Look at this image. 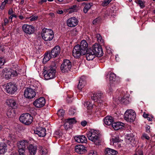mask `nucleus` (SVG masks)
I'll use <instances>...</instances> for the list:
<instances>
[{
    "mask_svg": "<svg viewBox=\"0 0 155 155\" xmlns=\"http://www.w3.org/2000/svg\"><path fill=\"white\" fill-rule=\"evenodd\" d=\"M56 67L55 63H53L50 66L44 68L43 74L45 78L47 80L52 79L56 77Z\"/></svg>",
    "mask_w": 155,
    "mask_h": 155,
    "instance_id": "f257e3e1",
    "label": "nucleus"
},
{
    "mask_svg": "<svg viewBox=\"0 0 155 155\" xmlns=\"http://www.w3.org/2000/svg\"><path fill=\"white\" fill-rule=\"evenodd\" d=\"M88 140L94 142L96 145H98L100 142V134L99 131L91 129L87 133Z\"/></svg>",
    "mask_w": 155,
    "mask_h": 155,
    "instance_id": "f03ea898",
    "label": "nucleus"
},
{
    "mask_svg": "<svg viewBox=\"0 0 155 155\" xmlns=\"http://www.w3.org/2000/svg\"><path fill=\"white\" fill-rule=\"evenodd\" d=\"M54 33L51 29L44 28L42 30L41 36L45 41H50L52 40L54 37Z\"/></svg>",
    "mask_w": 155,
    "mask_h": 155,
    "instance_id": "7ed1b4c3",
    "label": "nucleus"
},
{
    "mask_svg": "<svg viewBox=\"0 0 155 155\" xmlns=\"http://www.w3.org/2000/svg\"><path fill=\"white\" fill-rule=\"evenodd\" d=\"M136 117V113L133 110H128L125 113L124 118L127 122H133L134 121Z\"/></svg>",
    "mask_w": 155,
    "mask_h": 155,
    "instance_id": "20e7f679",
    "label": "nucleus"
},
{
    "mask_svg": "<svg viewBox=\"0 0 155 155\" xmlns=\"http://www.w3.org/2000/svg\"><path fill=\"white\" fill-rule=\"evenodd\" d=\"M33 117L28 113L21 115L19 118L20 121L27 125L30 124L32 122Z\"/></svg>",
    "mask_w": 155,
    "mask_h": 155,
    "instance_id": "39448f33",
    "label": "nucleus"
},
{
    "mask_svg": "<svg viewBox=\"0 0 155 155\" xmlns=\"http://www.w3.org/2000/svg\"><path fill=\"white\" fill-rule=\"evenodd\" d=\"M90 49L92 51L95 55L97 57H101L103 54L102 47L98 44H95Z\"/></svg>",
    "mask_w": 155,
    "mask_h": 155,
    "instance_id": "423d86ee",
    "label": "nucleus"
},
{
    "mask_svg": "<svg viewBox=\"0 0 155 155\" xmlns=\"http://www.w3.org/2000/svg\"><path fill=\"white\" fill-rule=\"evenodd\" d=\"M71 63L68 60H64L61 66V70L62 73L68 72L71 69Z\"/></svg>",
    "mask_w": 155,
    "mask_h": 155,
    "instance_id": "0eeeda50",
    "label": "nucleus"
},
{
    "mask_svg": "<svg viewBox=\"0 0 155 155\" xmlns=\"http://www.w3.org/2000/svg\"><path fill=\"white\" fill-rule=\"evenodd\" d=\"M25 97L28 98H32L34 97L36 95L35 91L31 87L27 88L25 91L24 92Z\"/></svg>",
    "mask_w": 155,
    "mask_h": 155,
    "instance_id": "6e6552de",
    "label": "nucleus"
},
{
    "mask_svg": "<svg viewBox=\"0 0 155 155\" xmlns=\"http://www.w3.org/2000/svg\"><path fill=\"white\" fill-rule=\"evenodd\" d=\"M6 92L9 94H14L17 90V87L16 85L12 83H9L6 86Z\"/></svg>",
    "mask_w": 155,
    "mask_h": 155,
    "instance_id": "1a4fd4ad",
    "label": "nucleus"
},
{
    "mask_svg": "<svg viewBox=\"0 0 155 155\" xmlns=\"http://www.w3.org/2000/svg\"><path fill=\"white\" fill-rule=\"evenodd\" d=\"M76 45L75 46L72 51V55L75 58H78L81 55L85 54Z\"/></svg>",
    "mask_w": 155,
    "mask_h": 155,
    "instance_id": "9d476101",
    "label": "nucleus"
},
{
    "mask_svg": "<svg viewBox=\"0 0 155 155\" xmlns=\"http://www.w3.org/2000/svg\"><path fill=\"white\" fill-rule=\"evenodd\" d=\"M45 98L43 97H41L34 101L33 104L36 107L40 108L45 105Z\"/></svg>",
    "mask_w": 155,
    "mask_h": 155,
    "instance_id": "9b49d317",
    "label": "nucleus"
},
{
    "mask_svg": "<svg viewBox=\"0 0 155 155\" xmlns=\"http://www.w3.org/2000/svg\"><path fill=\"white\" fill-rule=\"evenodd\" d=\"M23 31L26 34L30 35L34 31V28L32 26L28 25H24L22 26Z\"/></svg>",
    "mask_w": 155,
    "mask_h": 155,
    "instance_id": "f8f14e48",
    "label": "nucleus"
},
{
    "mask_svg": "<svg viewBox=\"0 0 155 155\" xmlns=\"http://www.w3.org/2000/svg\"><path fill=\"white\" fill-rule=\"evenodd\" d=\"M48 51L52 58H55L59 55L60 52V48L59 46H56L51 51Z\"/></svg>",
    "mask_w": 155,
    "mask_h": 155,
    "instance_id": "ddd939ff",
    "label": "nucleus"
},
{
    "mask_svg": "<svg viewBox=\"0 0 155 155\" xmlns=\"http://www.w3.org/2000/svg\"><path fill=\"white\" fill-rule=\"evenodd\" d=\"M12 70L8 68H4L2 71V73L3 76L7 79L11 78L12 75Z\"/></svg>",
    "mask_w": 155,
    "mask_h": 155,
    "instance_id": "4468645a",
    "label": "nucleus"
},
{
    "mask_svg": "<svg viewBox=\"0 0 155 155\" xmlns=\"http://www.w3.org/2000/svg\"><path fill=\"white\" fill-rule=\"evenodd\" d=\"M78 21L75 17H71L69 18L67 21V25L71 27H74L77 25Z\"/></svg>",
    "mask_w": 155,
    "mask_h": 155,
    "instance_id": "2eb2a0df",
    "label": "nucleus"
},
{
    "mask_svg": "<svg viewBox=\"0 0 155 155\" xmlns=\"http://www.w3.org/2000/svg\"><path fill=\"white\" fill-rule=\"evenodd\" d=\"M127 142L131 145V147H134L136 143V141H135L134 135L133 134H127Z\"/></svg>",
    "mask_w": 155,
    "mask_h": 155,
    "instance_id": "dca6fc26",
    "label": "nucleus"
},
{
    "mask_svg": "<svg viewBox=\"0 0 155 155\" xmlns=\"http://www.w3.org/2000/svg\"><path fill=\"white\" fill-rule=\"evenodd\" d=\"M102 93L100 91H98L96 93L93 94V96L91 97V99L95 102L101 103L102 101Z\"/></svg>",
    "mask_w": 155,
    "mask_h": 155,
    "instance_id": "f3484780",
    "label": "nucleus"
},
{
    "mask_svg": "<svg viewBox=\"0 0 155 155\" xmlns=\"http://www.w3.org/2000/svg\"><path fill=\"white\" fill-rule=\"evenodd\" d=\"M34 133L40 137H44L46 134L45 128L41 127L36 128L34 130Z\"/></svg>",
    "mask_w": 155,
    "mask_h": 155,
    "instance_id": "a211bd4d",
    "label": "nucleus"
},
{
    "mask_svg": "<svg viewBox=\"0 0 155 155\" xmlns=\"http://www.w3.org/2000/svg\"><path fill=\"white\" fill-rule=\"evenodd\" d=\"M27 141L26 140H23L19 141L17 143V146L18 148V151L20 152V150H25L26 146L27 144Z\"/></svg>",
    "mask_w": 155,
    "mask_h": 155,
    "instance_id": "6ab92c4d",
    "label": "nucleus"
},
{
    "mask_svg": "<svg viewBox=\"0 0 155 155\" xmlns=\"http://www.w3.org/2000/svg\"><path fill=\"white\" fill-rule=\"evenodd\" d=\"M79 48L81 50H82L84 53L85 54L87 51V48L88 47V44L87 42L85 40H82L80 43V45H77Z\"/></svg>",
    "mask_w": 155,
    "mask_h": 155,
    "instance_id": "aec40b11",
    "label": "nucleus"
},
{
    "mask_svg": "<svg viewBox=\"0 0 155 155\" xmlns=\"http://www.w3.org/2000/svg\"><path fill=\"white\" fill-rule=\"evenodd\" d=\"M27 148L29 155H35L36 154L37 149L36 146L30 144L27 147Z\"/></svg>",
    "mask_w": 155,
    "mask_h": 155,
    "instance_id": "412c9836",
    "label": "nucleus"
},
{
    "mask_svg": "<svg viewBox=\"0 0 155 155\" xmlns=\"http://www.w3.org/2000/svg\"><path fill=\"white\" fill-rule=\"evenodd\" d=\"M86 77L84 76H81V78L79 83L78 85V88L79 90H81L83 88L86 84Z\"/></svg>",
    "mask_w": 155,
    "mask_h": 155,
    "instance_id": "4be33fe9",
    "label": "nucleus"
},
{
    "mask_svg": "<svg viewBox=\"0 0 155 155\" xmlns=\"http://www.w3.org/2000/svg\"><path fill=\"white\" fill-rule=\"evenodd\" d=\"M75 150L76 152L80 154L84 153L87 151L85 147L81 145L76 146L75 147Z\"/></svg>",
    "mask_w": 155,
    "mask_h": 155,
    "instance_id": "5701e85b",
    "label": "nucleus"
},
{
    "mask_svg": "<svg viewBox=\"0 0 155 155\" xmlns=\"http://www.w3.org/2000/svg\"><path fill=\"white\" fill-rule=\"evenodd\" d=\"M67 121L64 124V126L65 129H68L69 128H70L71 124H75L77 121L74 117L68 118L67 119Z\"/></svg>",
    "mask_w": 155,
    "mask_h": 155,
    "instance_id": "b1692460",
    "label": "nucleus"
},
{
    "mask_svg": "<svg viewBox=\"0 0 155 155\" xmlns=\"http://www.w3.org/2000/svg\"><path fill=\"white\" fill-rule=\"evenodd\" d=\"M85 54L87 60L88 61L92 60L96 56L90 49L87 50Z\"/></svg>",
    "mask_w": 155,
    "mask_h": 155,
    "instance_id": "393cba45",
    "label": "nucleus"
},
{
    "mask_svg": "<svg viewBox=\"0 0 155 155\" xmlns=\"http://www.w3.org/2000/svg\"><path fill=\"white\" fill-rule=\"evenodd\" d=\"M74 139L78 143H86L87 141V138L83 135L76 136L74 137Z\"/></svg>",
    "mask_w": 155,
    "mask_h": 155,
    "instance_id": "a878e982",
    "label": "nucleus"
},
{
    "mask_svg": "<svg viewBox=\"0 0 155 155\" xmlns=\"http://www.w3.org/2000/svg\"><path fill=\"white\" fill-rule=\"evenodd\" d=\"M114 121L113 118L111 116H107L104 119V123L107 125H112Z\"/></svg>",
    "mask_w": 155,
    "mask_h": 155,
    "instance_id": "bb28decb",
    "label": "nucleus"
},
{
    "mask_svg": "<svg viewBox=\"0 0 155 155\" xmlns=\"http://www.w3.org/2000/svg\"><path fill=\"white\" fill-rule=\"evenodd\" d=\"M124 123L120 122H113L112 124V127L115 130L121 129L123 127Z\"/></svg>",
    "mask_w": 155,
    "mask_h": 155,
    "instance_id": "cd10ccee",
    "label": "nucleus"
},
{
    "mask_svg": "<svg viewBox=\"0 0 155 155\" xmlns=\"http://www.w3.org/2000/svg\"><path fill=\"white\" fill-rule=\"evenodd\" d=\"M117 153L116 150L109 148L106 149L105 150V155H116Z\"/></svg>",
    "mask_w": 155,
    "mask_h": 155,
    "instance_id": "c85d7f7f",
    "label": "nucleus"
},
{
    "mask_svg": "<svg viewBox=\"0 0 155 155\" xmlns=\"http://www.w3.org/2000/svg\"><path fill=\"white\" fill-rule=\"evenodd\" d=\"M7 144L4 142L0 143V154L4 153L7 150Z\"/></svg>",
    "mask_w": 155,
    "mask_h": 155,
    "instance_id": "c756f323",
    "label": "nucleus"
},
{
    "mask_svg": "<svg viewBox=\"0 0 155 155\" xmlns=\"http://www.w3.org/2000/svg\"><path fill=\"white\" fill-rule=\"evenodd\" d=\"M109 79L110 85L112 84V86L113 82H114V84L117 83V82L116 81V75L114 73H111L110 74Z\"/></svg>",
    "mask_w": 155,
    "mask_h": 155,
    "instance_id": "7c9ffc66",
    "label": "nucleus"
},
{
    "mask_svg": "<svg viewBox=\"0 0 155 155\" xmlns=\"http://www.w3.org/2000/svg\"><path fill=\"white\" fill-rule=\"evenodd\" d=\"M92 5L93 4L91 3L86 4L83 8V12L84 13H86Z\"/></svg>",
    "mask_w": 155,
    "mask_h": 155,
    "instance_id": "2f4dec72",
    "label": "nucleus"
},
{
    "mask_svg": "<svg viewBox=\"0 0 155 155\" xmlns=\"http://www.w3.org/2000/svg\"><path fill=\"white\" fill-rule=\"evenodd\" d=\"M7 103L13 108H15L17 107V104L15 101L13 100L10 99L8 101Z\"/></svg>",
    "mask_w": 155,
    "mask_h": 155,
    "instance_id": "473e14b6",
    "label": "nucleus"
},
{
    "mask_svg": "<svg viewBox=\"0 0 155 155\" xmlns=\"http://www.w3.org/2000/svg\"><path fill=\"white\" fill-rule=\"evenodd\" d=\"M51 58H52V57L51 56L48 51L47 53H45V56L43 58V61L46 62Z\"/></svg>",
    "mask_w": 155,
    "mask_h": 155,
    "instance_id": "72a5a7b5",
    "label": "nucleus"
},
{
    "mask_svg": "<svg viewBox=\"0 0 155 155\" xmlns=\"http://www.w3.org/2000/svg\"><path fill=\"white\" fill-rule=\"evenodd\" d=\"M113 144L114 143H116L118 142H121L122 140L120 139L119 137L117 136L114 137L111 139Z\"/></svg>",
    "mask_w": 155,
    "mask_h": 155,
    "instance_id": "f704fd0d",
    "label": "nucleus"
},
{
    "mask_svg": "<svg viewBox=\"0 0 155 155\" xmlns=\"http://www.w3.org/2000/svg\"><path fill=\"white\" fill-rule=\"evenodd\" d=\"M135 2L139 5L141 8H143L145 7V5H144V2L141 0H135Z\"/></svg>",
    "mask_w": 155,
    "mask_h": 155,
    "instance_id": "c9c22d12",
    "label": "nucleus"
},
{
    "mask_svg": "<svg viewBox=\"0 0 155 155\" xmlns=\"http://www.w3.org/2000/svg\"><path fill=\"white\" fill-rule=\"evenodd\" d=\"M96 37L97 38V41L98 42L101 43V44L103 43V40L102 39L101 36L100 34H97Z\"/></svg>",
    "mask_w": 155,
    "mask_h": 155,
    "instance_id": "e433bc0d",
    "label": "nucleus"
},
{
    "mask_svg": "<svg viewBox=\"0 0 155 155\" xmlns=\"http://www.w3.org/2000/svg\"><path fill=\"white\" fill-rule=\"evenodd\" d=\"M64 111L63 109L59 110L57 112L58 115L60 117H62L64 115Z\"/></svg>",
    "mask_w": 155,
    "mask_h": 155,
    "instance_id": "4c0bfd02",
    "label": "nucleus"
},
{
    "mask_svg": "<svg viewBox=\"0 0 155 155\" xmlns=\"http://www.w3.org/2000/svg\"><path fill=\"white\" fill-rule=\"evenodd\" d=\"M112 0H105L104 1L102 4V5L104 7L107 6Z\"/></svg>",
    "mask_w": 155,
    "mask_h": 155,
    "instance_id": "58836bf2",
    "label": "nucleus"
},
{
    "mask_svg": "<svg viewBox=\"0 0 155 155\" xmlns=\"http://www.w3.org/2000/svg\"><path fill=\"white\" fill-rule=\"evenodd\" d=\"M76 112V110L75 109L71 108L69 110L68 114L70 115H74Z\"/></svg>",
    "mask_w": 155,
    "mask_h": 155,
    "instance_id": "ea45409f",
    "label": "nucleus"
},
{
    "mask_svg": "<svg viewBox=\"0 0 155 155\" xmlns=\"http://www.w3.org/2000/svg\"><path fill=\"white\" fill-rule=\"evenodd\" d=\"M5 61L4 58H0V68H2V66L5 63Z\"/></svg>",
    "mask_w": 155,
    "mask_h": 155,
    "instance_id": "a19ab883",
    "label": "nucleus"
},
{
    "mask_svg": "<svg viewBox=\"0 0 155 155\" xmlns=\"http://www.w3.org/2000/svg\"><path fill=\"white\" fill-rule=\"evenodd\" d=\"M118 100L121 104L124 103L126 100L125 97H119Z\"/></svg>",
    "mask_w": 155,
    "mask_h": 155,
    "instance_id": "79ce46f5",
    "label": "nucleus"
},
{
    "mask_svg": "<svg viewBox=\"0 0 155 155\" xmlns=\"http://www.w3.org/2000/svg\"><path fill=\"white\" fill-rule=\"evenodd\" d=\"M6 4H7V3L5 1L2 2L0 6V9L1 10L4 9L5 8V6Z\"/></svg>",
    "mask_w": 155,
    "mask_h": 155,
    "instance_id": "37998d69",
    "label": "nucleus"
},
{
    "mask_svg": "<svg viewBox=\"0 0 155 155\" xmlns=\"http://www.w3.org/2000/svg\"><path fill=\"white\" fill-rule=\"evenodd\" d=\"M41 88V86L38 87L37 86L36 84H34L33 85V88H32L35 91H38Z\"/></svg>",
    "mask_w": 155,
    "mask_h": 155,
    "instance_id": "c03bdc74",
    "label": "nucleus"
},
{
    "mask_svg": "<svg viewBox=\"0 0 155 155\" xmlns=\"http://www.w3.org/2000/svg\"><path fill=\"white\" fill-rule=\"evenodd\" d=\"M141 138L143 139V138H144L148 140L150 139V137L148 136V135L147 134L144 133L143 134L142 136L141 137Z\"/></svg>",
    "mask_w": 155,
    "mask_h": 155,
    "instance_id": "a18cd8bd",
    "label": "nucleus"
},
{
    "mask_svg": "<svg viewBox=\"0 0 155 155\" xmlns=\"http://www.w3.org/2000/svg\"><path fill=\"white\" fill-rule=\"evenodd\" d=\"M31 17V18L30 19L31 21L36 20L38 18V16L36 15H32Z\"/></svg>",
    "mask_w": 155,
    "mask_h": 155,
    "instance_id": "49530a36",
    "label": "nucleus"
},
{
    "mask_svg": "<svg viewBox=\"0 0 155 155\" xmlns=\"http://www.w3.org/2000/svg\"><path fill=\"white\" fill-rule=\"evenodd\" d=\"M40 148L41 149L40 150V152H41L42 153V154H45L47 153V150L45 149H43V150L42 149V147H41Z\"/></svg>",
    "mask_w": 155,
    "mask_h": 155,
    "instance_id": "de8ad7c7",
    "label": "nucleus"
},
{
    "mask_svg": "<svg viewBox=\"0 0 155 155\" xmlns=\"http://www.w3.org/2000/svg\"><path fill=\"white\" fill-rule=\"evenodd\" d=\"M73 99L72 97H68L66 98V101L68 103H71L72 102Z\"/></svg>",
    "mask_w": 155,
    "mask_h": 155,
    "instance_id": "09e8293b",
    "label": "nucleus"
},
{
    "mask_svg": "<svg viewBox=\"0 0 155 155\" xmlns=\"http://www.w3.org/2000/svg\"><path fill=\"white\" fill-rule=\"evenodd\" d=\"M20 155H27V153L25 152V150H20V152H19ZM29 155H30L29 154Z\"/></svg>",
    "mask_w": 155,
    "mask_h": 155,
    "instance_id": "8fccbe9b",
    "label": "nucleus"
},
{
    "mask_svg": "<svg viewBox=\"0 0 155 155\" xmlns=\"http://www.w3.org/2000/svg\"><path fill=\"white\" fill-rule=\"evenodd\" d=\"M88 155H97V154L95 151H91L89 153Z\"/></svg>",
    "mask_w": 155,
    "mask_h": 155,
    "instance_id": "3c124183",
    "label": "nucleus"
},
{
    "mask_svg": "<svg viewBox=\"0 0 155 155\" xmlns=\"http://www.w3.org/2000/svg\"><path fill=\"white\" fill-rule=\"evenodd\" d=\"M81 124L82 126L84 127L86 125L87 122L85 120H84L81 122Z\"/></svg>",
    "mask_w": 155,
    "mask_h": 155,
    "instance_id": "603ef678",
    "label": "nucleus"
},
{
    "mask_svg": "<svg viewBox=\"0 0 155 155\" xmlns=\"http://www.w3.org/2000/svg\"><path fill=\"white\" fill-rule=\"evenodd\" d=\"M7 4H11L13 2V0H4Z\"/></svg>",
    "mask_w": 155,
    "mask_h": 155,
    "instance_id": "864d4df0",
    "label": "nucleus"
},
{
    "mask_svg": "<svg viewBox=\"0 0 155 155\" xmlns=\"http://www.w3.org/2000/svg\"><path fill=\"white\" fill-rule=\"evenodd\" d=\"M12 75H13V76H16L17 75V72L16 71H14L13 70H12Z\"/></svg>",
    "mask_w": 155,
    "mask_h": 155,
    "instance_id": "5fc2aeb1",
    "label": "nucleus"
},
{
    "mask_svg": "<svg viewBox=\"0 0 155 155\" xmlns=\"http://www.w3.org/2000/svg\"><path fill=\"white\" fill-rule=\"evenodd\" d=\"M91 104L89 101H87L85 102L84 104V105L85 106H86L87 107H88Z\"/></svg>",
    "mask_w": 155,
    "mask_h": 155,
    "instance_id": "6e6d98bb",
    "label": "nucleus"
},
{
    "mask_svg": "<svg viewBox=\"0 0 155 155\" xmlns=\"http://www.w3.org/2000/svg\"><path fill=\"white\" fill-rule=\"evenodd\" d=\"M150 127L149 126H147L146 128V131L147 133H150Z\"/></svg>",
    "mask_w": 155,
    "mask_h": 155,
    "instance_id": "4d7b16f0",
    "label": "nucleus"
},
{
    "mask_svg": "<svg viewBox=\"0 0 155 155\" xmlns=\"http://www.w3.org/2000/svg\"><path fill=\"white\" fill-rule=\"evenodd\" d=\"M77 7V6L76 5H74L71 7L70 8L71 9H72L73 11L74 12L76 10V8Z\"/></svg>",
    "mask_w": 155,
    "mask_h": 155,
    "instance_id": "13d9d810",
    "label": "nucleus"
},
{
    "mask_svg": "<svg viewBox=\"0 0 155 155\" xmlns=\"http://www.w3.org/2000/svg\"><path fill=\"white\" fill-rule=\"evenodd\" d=\"M8 22V20L7 18H5L4 20V25L5 26Z\"/></svg>",
    "mask_w": 155,
    "mask_h": 155,
    "instance_id": "bf43d9fd",
    "label": "nucleus"
},
{
    "mask_svg": "<svg viewBox=\"0 0 155 155\" xmlns=\"http://www.w3.org/2000/svg\"><path fill=\"white\" fill-rule=\"evenodd\" d=\"M0 50L2 52H4L5 47L3 46H0Z\"/></svg>",
    "mask_w": 155,
    "mask_h": 155,
    "instance_id": "052dcab7",
    "label": "nucleus"
},
{
    "mask_svg": "<svg viewBox=\"0 0 155 155\" xmlns=\"http://www.w3.org/2000/svg\"><path fill=\"white\" fill-rule=\"evenodd\" d=\"M149 116V114H146L145 112H144L143 114V117L145 118H147Z\"/></svg>",
    "mask_w": 155,
    "mask_h": 155,
    "instance_id": "680f3d73",
    "label": "nucleus"
},
{
    "mask_svg": "<svg viewBox=\"0 0 155 155\" xmlns=\"http://www.w3.org/2000/svg\"><path fill=\"white\" fill-rule=\"evenodd\" d=\"M13 10L12 8H10L8 12V14L9 15H11L13 13Z\"/></svg>",
    "mask_w": 155,
    "mask_h": 155,
    "instance_id": "e2e57ef3",
    "label": "nucleus"
},
{
    "mask_svg": "<svg viewBox=\"0 0 155 155\" xmlns=\"http://www.w3.org/2000/svg\"><path fill=\"white\" fill-rule=\"evenodd\" d=\"M47 0H41L38 2L39 4L41 5L43 4V3L44 2H46L47 1Z\"/></svg>",
    "mask_w": 155,
    "mask_h": 155,
    "instance_id": "0e129e2a",
    "label": "nucleus"
},
{
    "mask_svg": "<svg viewBox=\"0 0 155 155\" xmlns=\"http://www.w3.org/2000/svg\"><path fill=\"white\" fill-rule=\"evenodd\" d=\"M57 12L58 14H62L63 13V11L62 10H58Z\"/></svg>",
    "mask_w": 155,
    "mask_h": 155,
    "instance_id": "69168bd1",
    "label": "nucleus"
},
{
    "mask_svg": "<svg viewBox=\"0 0 155 155\" xmlns=\"http://www.w3.org/2000/svg\"><path fill=\"white\" fill-rule=\"evenodd\" d=\"M98 20V18H96V19L94 20L93 22V23L94 24H95L97 21Z\"/></svg>",
    "mask_w": 155,
    "mask_h": 155,
    "instance_id": "338daca9",
    "label": "nucleus"
},
{
    "mask_svg": "<svg viewBox=\"0 0 155 155\" xmlns=\"http://www.w3.org/2000/svg\"><path fill=\"white\" fill-rule=\"evenodd\" d=\"M153 118V116L150 117H148L147 118V120L149 121H151L152 120V118Z\"/></svg>",
    "mask_w": 155,
    "mask_h": 155,
    "instance_id": "774afa93",
    "label": "nucleus"
}]
</instances>
